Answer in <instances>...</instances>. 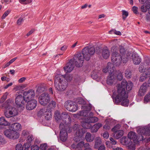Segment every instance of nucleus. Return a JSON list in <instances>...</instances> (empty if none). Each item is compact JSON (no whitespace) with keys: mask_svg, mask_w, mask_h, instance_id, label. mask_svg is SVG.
<instances>
[{"mask_svg":"<svg viewBox=\"0 0 150 150\" xmlns=\"http://www.w3.org/2000/svg\"><path fill=\"white\" fill-rule=\"evenodd\" d=\"M28 132L26 130H23L22 132V134L23 136L27 135L28 134Z\"/></svg>","mask_w":150,"mask_h":150,"instance_id":"0e129e2a","label":"nucleus"},{"mask_svg":"<svg viewBox=\"0 0 150 150\" xmlns=\"http://www.w3.org/2000/svg\"><path fill=\"white\" fill-rule=\"evenodd\" d=\"M25 87L23 85H19L15 86L13 88V90L16 91L20 90Z\"/></svg>","mask_w":150,"mask_h":150,"instance_id":"72a5a7b5","label":"nucleus"},{"mask_svg":"<svg viewBox=\"0 0 150 150\" xmlns=\"http://www.w3.org/2000/svg\"><path fill=\"white\" fill-rule=\"evenodd\" d=\"M132 10L133 12L136 14H138L139 13L138 11V8L135 6H134L132 8Z\"/></svg>","mask_w":150,"mask_h":150,"instance_id":"09e8293b","label":"nucleus"},{"mask_svg":"<svg viewBox=\"0 0 150 150\" xmlns=\"http://www.w3.org/2000/svg\"><path fill=\"white\" fill-rule=\"evenodd\" d=\"M56 103L54 101L52 100L48 104L47 108L48 110L51 111L53 109L56 107Z\"/></svg>","mask_w":150,"mask_h":150,"instance_id":"bb28decb","label":"nucleus"},{"mask_svg":"<svg viewBox=\"0 0 150 150\" xmlns=\"http://www.w3.org/2000/svg\"><path fill=\"white\" fill-rule=\"evenodd\" d=\"M144 69L143 70L141 69V68H139V71L141 72H143L146 75L149 76L150 75V66L149 65L150 59L149 57L147 56H145L144 58Z\"/></svg>","mask_w":150,"mask_h":150,"instance_id":"ddd939ff","label":"nucleus"},{"mask_svg":"<svg viewBox=\"0 0 150 150\" xmlns=\"http://www.w3.org/2000/svg\"><path fill=\"white\" fill-rule=\"evenodd\" d=\"M15 103L18 108L21 110H23L25 108L26 102L24 100V97L21 95L17 96L15 100Z\"/></svg>","mask_w":150,"mask_h":150,"instance_id":"9b49d317","label":"nucleus"},{"mask_svg":"<svg viewBox=\"0 0 150 150\" xmlns=\"http://www.w3.org/2000/svg\"><path fill=\"white\" fill-rule=\"evenodd\" d=\"M55 119L58 120L60 118V112L58 111H57L55 112Z\"/></svg>","mask_w":150,"mask_h":150,"instance_id":"79ce46f5","label":"nucleus"},{"mask_svg":"<svg viewBox=\"0 0 150 150\" xmlns=\"http://www.w3.org/2000/svg\"><path fill=\"white\" fill-rule=\"evenodd\" d=\"M76 102L78 103L79 104L85 105L86 103V101L81 98H79L77 99Z\"/></svg>","mask_w":150,"mask_h":150,"instance_id":"f704fd0d","label":"nucleus"},{"mask_svg":"<svg viewBox=\"0 0 150 150\" xmlns=\"http://www.w3.org/2000/svg\"><path fill=\"white\" fill-rule=\"evenodd\" d=\"M103 136L105 139H108L109 137V134L107 132H105L103 134Z\"/></svg>","mask_w":150,"mask_h":150,"instance_id":"4d7b16f0","label":"nucleus"},{"mask_svg":"<svg viewBox=\"0 0 150 150\" xmlns=\"http://www.w3.org/2000/svg\"><path fill=\"white\" fill-rule=\"evenodd\" d=\"M132 86V82H127L125 80L122 81L120 84H118L115 102L118 103L121 102L122 105L127 106L129 103V100L127 99V93L131 90Z\"/></svg>","mask_w":150,"mask_h":150,"instance_id":"f03ea898","label":"nucleus"},{"mask_svg":"<svg viewBox=\"0 0 150 150\" xmlns=\"http://www.w3.org/2000/svg\"><path fill=\"white\" fill-rule=\"evenodd\" d=\"M148 7V6L147 5H146V6H144V5H142L141 7V11L144 12H146L147 11Z\"/></svg>","mask_w":150,"mask_h":150,"instance_id":"a19ab883","label":"nucleus"},{"mask_svg":"<svg viewBox=\"0 0 150 150\" xmlns=\"http://www.w3.org/2000/svg\"><path fill=\"white\" fill-rule=\"evenodd\" d=\"M150 101V94H148L145 96L144 98V102L147 103Z\"/></svg>","mask_w":150,"mask_h":150,"instance_id":"58836bf2","label":"nucleus"},{"mask_svg":"<svg viewBox=\"0 0 150 150\" xmlns=\"http://www.w3.org/2000/svg\"><path fill=\"white\" fill-rule=\"evenodd\" d=\"M64 106L66 109L72 112H75L77 109V104L72 101L66 102L65 103Z\"/></svg>","mask_w":150,"mask_h":150,"instance_id":"2eb2a0df","label":"nucleus"},{"mask_svg":"<svg viewBox=\"0 0 150 150\" xmlns=\"http://www.w3.org/2000/svg\"><path fill=\"white\" fill-rule=\"evenodd\" d=\"M39 103L42 105L46 106L50 101L49 95L47 93H43L41 94L38 98Z\"/></svg>","mask_w":150,"mask_h":150,"instance_id":"9d476101","label":"nucleus"},{"mask_svg":"<svg viewBox=\"0 0 150 150\" xmlns=\"http://www.w3.org/2000/svg\"><path fill=\"white\" fill-rule=\"evenodd\" d=\"M47 87V86L46 84H41L38 87L36 91V93L38 94L44 91Z\"/></svg>","mask_w":150,"mask_h":150,"instance_id":"b1692460","label":"nucleus"},{"mask_svg":"<svg viewBox=\"0 0 150 150\" xmlns=\"http://www.w3.org/2000/svg\"><path fill=\"white\" fill-rule=\"evenodd\" d=\"M117 41V39H114L110 41V42L116 43L115 45L112 48L113 52L111 61L113 64L117 66L120 65L122 62L123 63H126L130 56L131 53L128 50H125L123 46L120 45Z\"/></svg>","mask_w":150,"mask_h":150,"instance_id":"f257e3e1","label":"nucleus"},{"mask_svg":"<svg viewBox=\"0 0 150 150\" xmlns=\"http://www.w3.org/2000/svg\"><path fill=\"white\" fill-rule=\"evenodd\" d=\"M4 134L7 137L11 139H16L18 138L19 137V133L10 126L8 129L4 130Z\"/></svg>","mask_w":150,"mask_h":150,"instance_id":"6e6552de","label":"nucleus"},{"mask_svg":"<svg viewBox=\"0 0 150 150\" xmlns=\"http://www.w3.org/2000/svg\"><path fill=\"white\" fill-rule=\"evenodd\" d=\"M102 126V125L100 123H98L96 125H95L92 128V132H96L99 128Z\"/></svg>","mask_w":150,"mask_h":150,"instance_id":"c756f323","label":"nucleus"},{"mask_svg":"<svg viewBox=\"0 0 150 150\" xmlns=\"http://www.w3.org/2000/svg\"><path fill=\"white\" fill-rule=\"evenodd\" d=\"M113 67V64L112 63H108L107 64V67L103 70V71L105 73L108 72L110 74L115 73L114 71Z\"/></svg>","mask_w":150,"mask_h":150,"instance_id":"aec40b11","label":"nucleus"},{"mask_svg":"<svg viewBox=\"0 0 150 150\" xmlns=\"http://www.w3.org/2000/svg\"><path fill=\"white\" fill-rule=\"evenodd\" d=\"M74 68L73 64V61L70 59L69 62L67 63L66 66L63 67V69L66 73H69L71 72Z\"/></svg>","mask_w":150,"mask_h":150,"instance_id":"f3484780","label":"nucleus"},{"mask_svg":"<svg viewBox=\"0 0 150 150\" xmlns=\"http://www.w3.org/2000/svg\"><path fill=\"white\" fill-rule=\"evenodd\" d=\"M27 102H28L26 106L27 109L31 110L36 107L37 104V101L36 100H33Z\"/></svg>","mask_w":150,"mask_h":150,"instance_id":"a211bd4d","label":"nucleus"},{"mask_svg":"<svg viewBox=\"0 0 150 150\" xmlns=\"http://www.w3.org/2000/svg\"><path fill=\"white\" fill-rule=\"evenodd\" d=\"M85 138L87 141L88 142H92L94 139V138L91 136V134L89 133H86Z\"/></svg>","mask_w":150,"mask_h":150,"instance_id":"7c9ffc66","label":"nucleus"},{"mask_svg":"<svg viewBox=\"0 0 150 150\" xmlns=\"http://www.w3.org/2000/svg\"><path fill=\"white\" fill-rule=\"evenodd\" d=\"M110 120H106L105 121V124L103 126V128L105 129H109L110 128V124H108V122H109Z\"/></svg>","mask_w":150,"mask_h":150,"instance_id":"ea45409f","label":"nucleus"},{"mask_svg":"<svg viewBox=\"0 0 150 150\" xmlns=\"http://www.w3.org/2000/svg\"><path fill=\"white\" fill-rule=\"evenodd\" d=\"M93 115L92 113H90L89 115H88L89 117H83L82 119L83 122H84L83 124L82 125L84 128L86 130V129H88L91 127V125L89 124L90 123H93L97 122L98 120V119L96 117H92Z\"/></svg>","mask_w":150,"mask_h":150,"instance_id":"0eeeda50","label":"nucleus"},{"mask_svg":"<svg viewBox=\"0 0 150 150\" xmlns=\"http://www.w3.org/2000/svg\"><path fill=\"white\" fill-rule=\"evenodd\" d=\"M91 108V105L89 104L86 106V110H90Z\"/></svg>","mask_w":150,"mask_h":150,"instance_id":"69168bd1","label":"nucleus"},{"mask_svg":"<svg viewBox=\"0 0 150 150\" xmlns=\"http://www.w3.org/2000/svg\"><path fill=\"white\" fill-rule=\"evenodd\" d=\"M54 84L56 89L59 91H63L67 87V84L65 81L64 77L61 74H58L55 76Z\"/></svg>","mask_w":150,"mask_h":150,"instance_id":"39448f33","label":"nucleus"},{"mask_svg":"<svg viewBox=\"0 0 150 150\" xmlns=\"http://www.w3.org/2000/svg\"><path fill=\"white\" fill-rule=\"evenodd\" d=\"M86 132V129H84L81 128L77 130L76 132V136L74 138V140L76 142H79L78 144H76V147L74 146V145L72 146V147L74 148H81L84 145L86 146L88 145V143L84 144V142L83 141V137H82V135L83 133Z\"/></svg>","mask_w":150,"mask_h":150,"instance_id":"423d86ee","label":"nucleus"},{"mask_svg":"<svg viewBox=\"0 0 150 150\" xmlns=\"http://www.w3.org/2000/svg\"><path fill=\"white\" fill-rule=\"evenodd\" d=\"M10 127L16 132L21 131L22 128L21 125L18 122L12 124Z\"/></svg>","mask_w":150,"mask_h":150,"instance_id":"5701e85b","label":"nucleus"},{"mask_svg":"<svg viewBox=\"0 0 150 150\" xmlns=\"http://www.w3.org/2000/svg\"><path fill=\"white\" fill-rule=\"evenodd\" d=\"M6 141L5 139L1 135H0V143H5Z\"/></svg>","mask_w":150,"mask_h":150,"instance_id":"680f3d73","label":"nucleus"},{"mask_svg":"<svg viewBox=\"0 0 150 150\" xmlns=\"http://www.w3.org/2000/svg\"><path fill=\"white\" fill-rule=\"evenodd\" d=\"M117 79L119 80H121L123 78V76L121 73H120L118 74H117Z\"/></svg>","mask_w":150,"mask_h":150,"instance_id":"3c124183","label":"nucleus"},{"mask_svg":"<svg viewBox=\"0 0 150 150\" xmlns=\"http://www.w3.org/2000/svg\"><path fill=\"white\" fill-rule=\"evenodd\" d=\"M149 77V76L146 75L145 73L143 72V73L142 74L140 77L139 81H140L143 82L144 81L147 77Z\"/></svg>","mask_w":150,"mask_h":150,"instance_id":"e433bc0d","label":"nucleus"},{"mask_svg":"<svg viewBox=\"0 0 150 150\" xmlns=\"http://www.w3.org/2000/svg\"><path fill=\"white\" fill-rule=\"evenodd\" d=\"M45 110L43 109H41L38 112V114L40 115H44L45 113Z\"/></svg>","mask_w":150,"mask_h":150,"instance_id":"bf43d9fd","label":"nucleus"},{"mask_svg":"<svg viewBox=\"0 0 150 150\" xmlns=\"http://www.w3.org/2000/svg\"><path fill=\"white\" fill-rule=\"evenodd\" d=\"M39 147L37 145H33L31 147V150H38Z\"/></svg>","mask_w":150,"mask_h":150,"instance_id":"603ef678","label":"nucleus"},{"mask_svg":"<svg viewBox=\"0 0 150 150\" xmlns=\"http://www.w3.org/2000/svg\"><path fill=\"white\" fill-rule=\"evenodd\" d=\"M23 21V18L21 17L19 18L17 20L16 23L18 25H20Z\"/></svg>","mask_w":150,"mask_h":150,"instance_id":"8fccbe9b","label":"nucleus"},{"mask_svg":"<svg viewBox=\"0 0 150 150\" xmlns=\"http://www.w3.org/2000/svg\"><path fill=\"white\" fill-rule=\"evenodd\" d=\"M64 77L65 79L67 82L71 81L72 79V76L71 75L67 74H65Z\"/></svg>","mask_w":150,"mask_h":150,"instance_id":"c9c22d12","label":"nucleus"},{"mask_svg":"<svg viewBox=\"0 0 150 150\" xmlns=\"http://www.w3.org/2000/svg\"><path fill=\"white\" fill-rule=\"evenodd\" d=\"M45 119L47 120H49L51 118V114L50 111H49L48 112L46 111L45 112L44 114Z\"/></svg>","mask_w":150,"mask_h":150,"instance_id":"473e14b6","label":"nucleus"},{"mask_svg":"<svg viewBox=\"0 0 150 150\" xmlns=\"http://www.w3.org/2000/svg\"><path fill=\"white\" fill-rule=\"evenodd\" d=\"M33 139V137L32 135H29L27 138L28 142L30 143H31Z\"/></svg>","mask_w":150,"mask_h":150,"instance_id":"864d4df0","label":"nucleus"},{"mask_svg":"<svg viewBox=\"0 0 150 150\" xmlns=\"http://www.w3.org/2000/svg\"><path fill=\"white\" fill-rule=\"evenodd\" d=\"M147 86L146 83L144 84L140 87L139 91V95L140 96H143L144 93L146 91Z\"/></svg>","mask_w":150,"mask_h":150,"instance_id":"a878e982","label":"nucleus"},{"mask_svg":"<svg viewBox=\"0 0 150 150\" xmlns=\"http://www.w3.org/2000/svg\"><path fill=\"white\" fill-rule=\"evenodd\" d=\"M60 138L63 141H65L67 139V134L65 129H62L61 130L60 132Z\"/></svg>","mask_w":150,"mask_h":150,"instance_id":"4be33fe9","label":"nucleus"},{"mask_svg":"<svg viewBox=\"0 0 150 150\" xmlns=\"http://www.w3.org/2000/svg\"><path fill=\"white\" fill-rule=\"evenodd\" d=\"M10 12V11L9 10H8L5 11L2 16V18L3 19H4L8 15Z\"/></svg>","mask_w":150,"mask_h":150,"instance_id":"de8ad7c7","label":"nucleus"},{"mask_svg":"<svg viewBox=\"0 0 150 150\" xmlns=\"http://www.w3.org/2000/svg\"><path fill=\"white\" fill-rule=\"evenodd\" d=\"M124 133V131L122 130L116 131L114 134L115 137L116 139H118L123 135Z\"/></svg>","mask_w":150,"mask_h":150,"instance_id":"cd10ccee","label":"nucleus"},{"mask_svg":"<svg viewBox=\"0 0 150 150\" xmlns=\"http://www.w3.org/2000/svg\"><path fill=\"white\" fill-rule=\"evenodd\" d=\"M114 33L115 34L118 35H121V33L120 31H117L115 30H114Z\"/></svg>","mask_w":150,"mask_h":150,"instance_id":"338daca9","label":"nucleus"},{"mask_svg":"<svg viewBox=\"0 0 150 150\" xmlns=\"http://www.w3.org/2000/svg\"><path fill=\"white\" fill-rule=\"evenodd\" d=\"M47 148V145L46 144H41L40 148L41 150H45Z\"/></svg>","mask_w":150,"mask_h":150,"instance_id":"a18cd8bd","label":"nucleus"},{"mask_svg":"<svg viewBox=\"0 0 150 150\" xmlns=\"http://www.w3.org/2000/svg\"><path fill=\"white\" fill-rule=\"evenodd\" d=\"M120 127V125H117L112 129V130L113 132H115L119 129Z\"/></svg>","mask_w":150,"mask_h":150,"instance_id":"052dcab7","label":"nucleus"},{"mask_svg":"<svg viewBox=\"0 0 150 150\" xmlns=\"http://www.w3.org/2000/svg\"><path fill=\"white\" fill-rule=\"evenodd\" d=\"M30 146V143L28 142L25 143L23 145L24 147L25 148V149H28Z\"/></svg>","mask_w":150,"mask_h":150,"instance_id":"6e6d98bb","label":"nucleus"},{"mask_svg":"<svg viewBox=\"0 0 150 150\" xmlns=\"http://www.w3.org/2000/svg\"><path fill=\"white\" fill-rule=\"evenodd\" d=\"M115 73L110 74L107 80V83L108 84L112 85L116 82V79L114 75Z\"/></svg>","mask_w":150,"mask_h":150,"instance_id":"6ab92c4d","label":"nucleus"},{"mask_svg":"<svg viewBox=\"0 0 150 150\" xmlns=\"http://www.w3.org/2000/svg\"><path fill=\"white\" fill-rule=\"evenodd\" d=\"M140 3L142 4H143L145 3H149V0H139Z\"/></svg>","mask_w":150,"mask_h":150,"instance_id":"e2e57ef3","label":"nucleus"},{"mask_svg":"<svg viewBox=\"0 0 150 150\" xmlns=\"http://www.w3.org/2000/svg\"><path fill=\"white\" fill-rule=\"evenodd\" d=\"M8 125V122L5 120L4 117H1L0 118V125L6 126Z\"/></svg>","mask_w":150,"mask_h":150,"instance_id":"2f4dec72","label":"nucleus"},{"mask_svg":"<svg viewBox=\"0 0 150 150\" xmlns=\"http://www.w3.org/2000/svg\"><path fill=\"white\" fill-rule=\"evenodd\" d=\"M0 108L5 109V114L7 118L16 116L18 114V110L13 106L12 103L9 102L8 100L0 105Z\"/></svg>","mask_w":150,"mask_h":150,"instance_id":"20e7f679","label":"nucleus"},{"mask_svg":"<svg viewBox=\"0 0 150 150\" xmlns=\"http://www.w3.org/2000/svg\"><path fill=\"white\" fill-rule=\"evenodd\" d=\"M125 76L127 78H129L131 76V72L130 70H127L125 71Z\"/></svg>","mask_w":150,"mask_h":150,"instance_id":"c03bdc74","label":"nucleus"},{"mask_svg":"<svg viewBox=\"0 0 150 150\" xmlns=\"http://www.w3.org/2000/svg\"><path fill=\"white\" fill-rule=\"evenodd\" d=\"M23 148L21 144H19L16 145V150H23Z\"/></svg>","mask_w":150,"mask_h":150,"instance_id":"49530a36","label":"nucleus"},{"mask_svg":"<svg viewBox=\"0 0 150 150\" xmlns=\"http://www.w3.org/2000/svg\"><path fill=\"white\" fill-rule=\"evenodd\" d=\"M35 94V91L33 89H30L28 91L24 92L23 93V96L24 97V100L27 101L35 100L34 99Z\"/></svg>","mask_w":150,"mask_h":150,"instance_id":"4468645a","label":"nucleus"},{"mask_svg":"<svg viewBox=\"0 0 150 150\" xmlns=\"http://www.w3.org/2000/svg\"><path fill=\"white\" fill-rule=\"evenodd\" d=\"M120 142L122 144L126 145L129 150H134L135 149L134 144H132V141L131 142L129 139L126 137H124L121 139Z\"/></svg>","mask_w":150,"mask_h":150,"instance_id":"f8f14e48","label":"nucleus"},{"mask_svg":"<svg viewBox=\"0 0 150 150\" xmlns=\"http://www.w3.org/2000/svg\"><path fill=\"white\" fill-rule=\"evenodd\" d=\"M26 79V78L25 77H23L21 78H20V79H19L18 80V83H22Z\"/></svg>","mask_w":150,"mask_h":150,"instance_id":"13d9d810","label":"nucleus"},{"mask_svg":"<svg viewBox=\"0 0 150 150\" xmlns=\"http://www.w3.org/2000/svg\"><path fill=\"white\" fill-rule=\"evenodd\" d=\"M110 55L109 50L107 49H103L102 51V55L103 58L105 59L108 58Z\"/></svg>","mask_w":150,"mask_h":150,"instance_id":"393cba45","label":"nucleus"},{"mask_svg":"<svg viewBox=\"0 0 150 150\" xmlns=\"http://www.w3.org/2000/svg\"><path fill=\"white\" fill-rule=\"evenodd\" d=\"M137 132L139 135H143L145 136H149L150 135V126L140 128L138 130Z\"/></svg>","mask_w":150,"mask_h":150,"instance_id":"dca6fc26","label":"nucleus"},{"mask_svg":"<svg viewBox=\"0 0 150 150\" xmlns=\"http://www.w3.org/2000/svg\"><path fill=\"white\" fill-rule=\"evenodd\" d=\"M68 47L66 45H64L62 46L60 50L62 51L66 50L67 49Z\"/></svg>","mask_w":150,"mask_h":150,"instance_id":"774afa93","label":"nucleus"},{"mask_svg":"<svg viewBox=\"0 0 150 150\" xmlns=\"http://www.w3.org/2000/svg\"><path fill=\"white\" fill-rule=\"evenodd\" d=\"M88 112L85 111H81L79 113V115L81 116H85L86 117L87 116H88Z\"/></svg>","mask_w":150,"mask_h":150,"instance_id":"37998d69","label":"nucleus"},{"mask_svg":"<svg viewBox=\"0 0 150 150\" xmlns=\"http://www.w3.org/2000/svg\"><path fill=\"white\" fill-rule=\"evenodd\" d=\"M132 60L133 63L135 65L139 64L141 62V58L136 54H133L132 55Z\"/></svg>","mask_w":150,"mask_h":150,"instance_id":"412c9836","label":"nucleus"},{"mask_svg":"<svg viewBox=\"0 0 150 150\" xmlns=\"http://www.w3.org/2000/svg\"><path fill=\"white\" fill-rule=\"evenodd\" d=\"M35 31V29H31L26 34V36L27 37H28L32 33H33Z\"/></svg>","mask_w":150,"mask_h":150,"instance_id":"5fc2aeb1","label":"nucleus"},{"mask_svg":"<svg viewBox=\"0 0 150 150\" xmlns=\"http://www.w3.org/2000/svg\"><path fill=\"white\" fill-rule=\"evenodd\" d=\"M128 138L131 142L132 141V144H134V146L137 144L139 141L143 139L144 137L143 135H140L137 137L136 133L133 132H130L128 134Z\"/></svg>","mask_w":150,"mask_h":150,"instance_id":"1a4fd4ad","label":"nucleus"},{"mask_svg":"<svg viewBox=\"0 0 150 150\" xmlns=\"http://www.w3.org/2000/svg\"><path fill=\"white\" fill-rule=\"evenodd\" d=\"M95 52V48L93 46H89L84 47L82 50V53H78L74 55L73 59H72L73 64L78 67H81L83 64L84 59L89 60Z\"/></svg>","mask_w":150,"mask_h":150,"instance_id":"7ed1b4c3","label":"nucleus"},{"mask_svg":"<svg viewBox=\"0 0 150 150\" xmlns=\"http://www.w3.org/2000/svg\"><path fill=\"white\" fill-rule=\"evenodd\" d=\"M101 143V139L99 137H96L95 139V143L94 147L95 148H98Z\"/></svg>","mask_w":150,"mask_h":150,"instance_id":"c85d7f7f","label":"nucleus"},{"mask_svg":"<svg viewBox=\"0 0 150 150\" xmlns=\"http://www.w3.org/2000/svg\"><path fill=\"white\" fill-rule=\"evenodd\" d=\"M122 18L124 20H125L127 17L128 16L129 13L128 11L125 10L122 11Z\"/></svg>","mask_w":150,"mask_h":150,"instance_id":"4c0bfd02","label":"nucleus"}]
</instances>
